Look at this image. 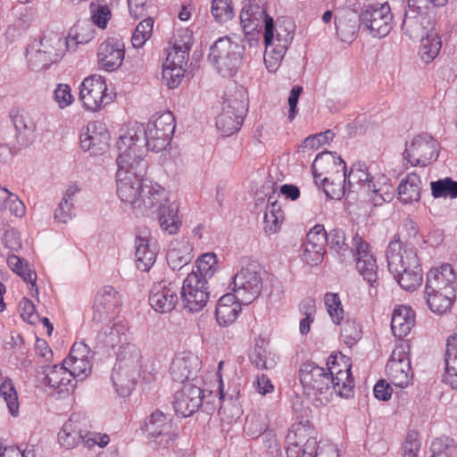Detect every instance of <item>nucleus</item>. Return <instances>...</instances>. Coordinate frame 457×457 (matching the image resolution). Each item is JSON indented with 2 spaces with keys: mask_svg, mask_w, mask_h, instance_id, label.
<instances>
[{
  "mask_svg": "<svg viewBox=\"0 0 457 457\" xmlns=\"http://www.w3.org/2000/svg\"><path fill=\"white\" fill-rule=\"evenodd\" d=\"M326 365L324 368L312 361H306L299 370L303 392L316 406L326 405L333 392L345 398L353 394L354 379L350 359L342 353L331 354Z\"/></svg>",
  "mask_w": 457,
  "mask_h": 457,
  "instance_id": "1",
  "label": "nucleus"
},
{
  "mask_svg": "<svg viewBox=\"0 0 457 457\" xmlns=\"http://www.w3.org/2000/svg\"><path fill=\"white\" fill-rule=\"evenodd\" d=\"M240 22L246 36L253 38L264 26V63L269 71H276L283 60L294 34L292 26H274L273 19L267 14L264 0H249L240 12Z\"/></svg>",
  "mask_w": 457,
  "mask_h": 457,
  "instance_id": "2",
  "label": "nucleus"
},
{
  "mask_svg": "<svg viewBox=\"0 0 457 457\" xmlns=\"http://www.w3.org/2000/svg\"><path fill=\"white\" fill-rule=\"evenodd\" d=\"M145 170L116 177V194L123 206L136 216L152 217L168 203L169 192L159 183L144 179Z\"/></svg>",
  "mask_w": 457,
  "mask_h": 457,
  "instance_id": "3",
  "label": "nucleus"
},
{
  "mask_svg": "<svg viewBox=\"0 0 457 457\" xmlns=\"http://www.w3.org/2000/svg\"><path fill=\"white\" fill-rule=\"evenodd\" d=\"M118 156L116 176L131 171L146 170L145 160L148 151L144 138V125L138 122L129 123L119 130L116 141Z\"/></svg>",
  "mask_w": 457,
  "mask_h": 457,
  "instance_id": "4",
  "label": "nucleus"
},
{
  "mask_svg": "<svg viewBox=\"0 0 457 457\" xmlns=\"http://www.w3.org/2000/svg\"><path fill=\"white\" fill-rule=\"evenodd\" d=\"M315 184L321 187L327 197L342 199L348 190L346 165L336 153L319 154L312 165Z\"/></svg>",
  "mask_w": 457,
  "mask_h": 457,
  "instance_id": "5",
  "label": "nucleus"
},
{
  "mask_svg": "<svg viewBox=\"0 0 457 457\" xmlns=\"http://www.w3.org/2000/svg\"><path fill=\"white\" fill-rule=\"evenodd\" d=\"M346 177L349 192H363L375 206L389 203L395 196L390 179L384 174L372 176L365 163L353 164Z\"/></svg>",
  "mask_w": 457,
  "mask_h": 457,
  "instance_id": "6",
  "label": "nucleus"
},
{
  "mask_svg": "<svg viewBox=\"0 0 457 457\" xmlns=\"http://www.w3.org/2000/svg\"><path fill=\"white\" fill-rule=\"evenodd\" d=\"M170 46L162 63V79L169 88L181 83L193 46V33L188 29H179L173 35Z\"/></svg>",
  "mask_w": 457,
  "mask_h": 457,
  "instance_id": "7",
  "label": "nucleus"
},
{
  "mask_svg": "<svg viewBox=\"0 0 457 457\" xmlns=\"http://www.w3.org/2000/svg\"><path fill=\"white\" fill-rule=\"evenodd\" d=\"M248 110L247 93L244 87L230 83L224 93L221 112L216 118V127L223 136L237 132Z\"/></svg>",
  "mask_w": 457,
  "mask_h": 457,
  "instance_id": "8",
  "label": "nucleus"
},
{
  "mask_svg": "<svg viewBox=\"0 0 457 457\" xmlns=\"http://www.w3.org/2000/svg\"><path fill=\"white\" fill-rule=\"evenodd\" d=\"M63 37L56 32L45 33L33 39L26 48L28 68L33 71H45L60 61L64 52Z\"/></svg>",
  "mask_w": 457,
  "mask_h": 457,
  "instance_id": "9",
  "label": "nucleus"
},
{
  "mask_svg": "<svg viewBox=\"0 0 457 457\" xmlns=\"http://www.w3.org/2000/svg\"><path fill=\"white\" fill-rule=\"evenodd\" d=\"M287 457H339V451L333 444L318 446L313 437H308L303 427L290 429L286 436Z\"/></svg>",
  "mask_w": 457,
  "mask_h": 457,
  "instance_id": "10",
  "label": "nucleus"
},
{
  "mask_svg": "<svg viewBox=\"0 0 457 457\" xmlns=\"http://www.w3.org/2000/svg\"><path fill=\"white\" fill-rule=\"evenodd\" d=\"M242 48L228 37H220L210 47L209 61L222 77L234 76L240 65Z\"/></svg>",
  "mask_w": 457,
  "mask_h": 457,
  "instance_id": "11",
  "label": "nucleus"
},
{
  "mask_svg": "<svg viewBox=\"0 0 457 457\" xmlns=\"http://www.w3.org/2000/svg\"><path fill=\"white\" fill-rule=\"evenodd\" d=\"M175 131V118L170 112L156 113L152 116L144 127V138L147 149L160 152L165 149L171 141Z\"/></svg>",
  "mask_w": 457,
  "mask_h": 457,
  "instance_id": "12",
  "label": "nucleus"
},
{
  "mask_svg": "<svg viewBox=\"0 0 457 457\" xmlns=\"http://www.w3.org/2000/svg\"><path fill=\"white\" fill-rule=\"evenodd\" d=\"M115 94L108 88L105 79L97 74L89 76L80 85L79 99L83 107L90 112H98L112 103Z\"/></svg>",
  "mask_w": 457,
  "mask_h": 457,
  "instance_id": "13",
  "label": "nucleus"
},
{
  "mask_svg": "<svg viewBox=\"0 0 457 457\" xmlns=\"http://www.w3.org/2000/svg\"><path fill=\"white\" fill-rule=\"evenodd\" d=\"M410 352L411 346L408 342L396 344L386 366L388 379L400 388L408 386L412 380Z\"/></svg>",
  "mask_w": 457,
  "mask_h": 457,
  "instance_id": "14",
  "label": "nucleus"
},
{
  "mask_svg": "<svg viewBox=\"0 0 457 457\" xmlns=\"http://www.w3.org/2000/svg\"><path fill=\"white\" fill-rule=\"evenodd\" d=\"M438 155L439 143L428 133L415 135L405 144L403 157L411 166H427Z\"/></svg>",
  "mask_w": 457,
  "mask_h": 457,
  "instance_id": "15",
  "label": "nucleus"
},
{
  "mask_svg": "<svg viewBox=\"0 0 457 457\" xmlns=\"http://www.w3.org/2000/svg\"><path fill=\"white\" fill-rule=\"evenodd\" d=\"M393 13L387 2L364 6L360 14L361 23L374 37H385L392 29Z\"/></svg>",
  "mask_w": 457,
  "mask_h": 457,
  "instance_id": "16",
  "label": "nucleus"
},
{
  "mask_svg": "<svg viewBox=\"0 0 457 457\" xmlns=\"http://www.w3.org/2000/svg\"><path fill=\"white\" fill-rule=\"evenodd\" d=\"M229 287L235 296L244 304L251 303L260 295L262 278L253 265L242 267L234 276Z\"/></svg>",
  "mask_w": 457,
  "mask_h": 457,
  "instance_id": "17",
  "label": "nucleus"
},
{
  "mask_svg": "<svg viewBox=\"0 0 457 457\" xmlns=\"http://www.w3.org/2000/svg\"><path fill=\"white\" fill-rule=\"evenodd\" d=\"M429 0H408L402 28L411 38L420 37L430 24Z\"/></svg>",
  "mask_w": 457,
  "mask_h": 457,
  "instance_id": "18",
  "label": "nucleus"
},
{
  "mask_svg": "<svg viewBox=\"0 0 457 457\" xmlns=\"http://www.w3.org/2000/svg\"><path fill=\"white\" fill-rule=\"evenodd\" d=\"M181 299L184 308L190 312L201 311L209 299L208 282L201 280L195 273H189L183 281Z\"/></svg>",
  "mask_w": 457,
  "mask_h": 457,
  "instance_id": "19",
  "label": "nucleus"
},
{
  "mask_svg": "<svg viewBox=\"0 0 457 457\" xmlns=\"http://www.w3.org/2000/svg\"><path fill=\"white\" fill-rule=\"evenodd\" d=\"M204 390L198 383H185L173 397V408L178 416L186 418L194 414L203 404Z\"/></svg>",
  "mask_w": 457,
  "mask_h": 457,
  "instance_id": "20",
  "label": "nucleus"
},
{
  "mask_svg": "<svg viewBox=\"0 0 457 457\" xmlns=\"http://www.w3.org/2000/svg\"><path fill=\"white\" fill-rule=\"evenodd\" d=\"M386 260L390 272H399L410 267L416 268L420 264L417 248L411 245H403L398 240L389 243Z\"/></svg>",
  "mask_w": 457,
  "mask_h": 457,
  "instance_id": "21",
  "label": "nucleus"
},
{
  "mask_svg": "<svg viewBox=\"0 0 457 457\" xmlns=\"http://www.w3.org/2000/svg\"><path fill=\"white\" fill-rule=\"evenodd\" d=\"M353 252L357 270L364 280L373 286L378 279V265L370 244L359 235H355L353 237Z\"/></svg>",
  "mask_w": 457,
  "mask_h": 457,
  "instance_id": "22",
  "label": "nucleus"
},
{
  "mask_svg": "<svg viewBox=\"0 0 457 457\" xmlns=\"http://www.w3.org/2000/svg\"><path fill=\"white\" fill-rule=\"evenodd\" d=\"M146 436L153 438L162 448L173 444L176 435L172 430L171 420L162 411H154L142 428Z\"/></svg>",
  "mask_w": 457,
  "mask_h": 457,
  "instance_id": "23",
  "label": "nucleus"
},
{
  "mask_svg": "<svg viewBox=\"0 0 457 457\" xmlns=\"http://www.w3.org/2000/svg\"><path fill=\"white\" fill-rule=\"evenodd\" d=\"M109 140L110 135L105 126L97 121L83 127L79 135L82 150L94 155L103 154L108 148Z\"/></svg>",
  "mask_w": 457,
  "mask_h": 457,
  "instance_id": "24",
  "label": "nucleus"
},
{
  "mask_svg": "<svg viewBox=\"0 0 457 457\" xmlns=\"http://www.w3.org/2000/svg\"><path fill=\"white\" fill-rule=\"evenodd\" d=\"M120 306L121 298L119 292L112 286H104L96 294L93 319L98 322L109 320L120 311Z\"/></svg>",
  "mask_w": 457,
  "mask_h": 457,
  "instance_id": "25",
  "label": "nucleus"
},
{
  "mask_svg": "<svg viewBox=\"0 0 457 457\" xmlns=\"http://www.w3.org/2000/svg\"><path fill=\"white\" fill-rule=\"evenodd\" d=\"M201 361L199 358L191 352H182L172 360L170 373L174 381L182 383H198L196 374L200 370Z\"/></svg>",
  "mask_w": 457,
  "mask_h": 457,
  "instance_id": "26",
  "label": "nucleus"
},
{
  "mask_svg": "<svg viewBox=\"0 0 457 457\" xmlns=\"http://www.w3.org/2000/svg\"><path fill=\"white\" fill-rule=\"evenodd\" d=\"M125 45L119 37H110L104 40L97 49L99 67L106 71L117 70L124 60Z\"/></svg>",
  "mask_w": 457,
  "mask_h": 457,
  "instance_id": "27",
  "label": "nucleus"
},
{
  "mask_svg": "<svg viewBox=\"0 0 457 457\" xmlns=\"http://www.w3.org/2000/svg\"><path fill=\"white\" fill-rule=\"evenodd\" d=\"M178 287L169 280L154 283L151 288L149 303L159 313H169L177 305Z\"/></svg>",
  "mask_w": 457,
  "mask_h": 457,
  "instance_id": "28",
  "label": "nucleus"
},
{
  "mask_svg": "<svg viewBox=\"0 0 457 457\" xmlns=\"http://www.w3.org/2000/svg\"><path fill=\"white\" fill-rule=\"evenodd\" d=\"M91 353L87 345L75 343L67 358L62 361L65 368L71 372L74 380H82L87 378L92 370Z\"/></svg>",
  "mask_w": 457,
  "mask_h": 457,
  "instance_id": "29",
  "label": "nucleus"
},
{
  "mask_svg": "<svg viewBox=\"0 0 457 457\" xmlns=\"http://www.w3.org/2000/svg\"><path fill=\"white\" fill-rule=\"evenodd\" d=\"M426 287L457 294V263H442L430 269L427 273Z\"/></svg>",
  "mask_w": 457,
  "mask_h": 457,
  "instance_id": "30",
  "label": "nucleus"
},
{
  "mask_svg": "<svg viewBox=\"0 0 457 457\" xmlns=\"http://www.w3.org/2000/svg\"><path fill=\"white\" fill-rule=\"evenodd\" d=\"M328 234L322 225H315L306 235L302 258L303 262L314 266L322 262Z\"/></svg>",
  "mask_w": 457,
  "mask_h": 457,
  "instance_id": "31",
  "label": "nucleus"
},
{
  "mask_svg": "<svg viewBox=\"0 0 457 457\" xmlns=\"http://www.w3.org/2000/svg\"><path fill=\"white\" fill-rule=\"evenodd\" d=\"M129 337L128 322L120 318H113L105 324L102 330L96 336V341L99 345L114 348L118 345H124Z\"/></svg>",
  "mask_w": 457,
  "mask_h": 457,
  "instance_id": "32",
  "label": "nucleus"
},
{
  "mask_svg": "<svg viewBox=\"0 0 457 457\" xmlns=\"http://www.w3.org/2000/svg\"><path fill=\"white\" fill-rule=\"evenodd\" d=\"M139 378H142L145 382L150 383L155 379V374L152 371L132 373L131 370H122L117 372L114 366L111 376L112 385L117 394L121 397H127L131 394Z\"/></svg>",
  "mask_w": 457,
  "mask_h": 457,
  "instance_id": "33",
  "label": "nucleus"
},
{
  "mask_svg": "<svg viewBox=\"0 0 457 457\" xmlns=\"http://www.w3.org/2000/svg\"><path fill=\"white\" fill-rule=\"evenodd\" d=\"M44 373L46 383L58 393H69L75 387L76 381L63 363L46 367Z\"/></svg>",
  "mask_w": 457,
  "mask_h": 457,
  "instance_id": "34",
  "label": "nucleus"
},
{
  "mask_svg": "<svg viewBox=\"0 0 457 457\" xmlns=\"http://www.w3.org/2000/svg\"><path fill=\"white\" fill-rule=\"evenodd\" d=\"M85 428L79 420L78 415H72L64 422L58 433V443L61 447L70 450L83 444V436Z\"/></svg>",
  "mask_w": 457,
  "mask_h": 457,
  "instance_id": "35",
  "label": "nucleus"
},
{
  "mask_svg": "<svg viewBox=\"0 0 457 457\" xmlns=\"http://www.w3.org/2000/svg\"><path fill=\"white\" fill-rule=\"evenodd\" d=\"M157 252L154 244L148 236L138 235L135 238V258L137 270L146 272L156 260Z\"/></svg>",
  "mask_w": 457,
  "mask_h": 457,
  "instance_id": "36",
  "label": "nucleus"
},
{
  "mask_svg": "<svg viewBox=\"0 0 457 457\" xmlns=\"http://www.w3.org/2000/svg\"><path fill=\"white\" fill-rule=\"evenodd\" d=\"M241 303L237 296L232 294L222 295L216 306V320L221 327H228L236 321L241 312Z\"/></svg>",
  "mask_w": 457,
  "mask_h": 457,
  "instance_id": "37",
  "label": "nucleus"
},
{
  "mask_svg": "<svg viewBox=\"0 0 457 457\" xmlns=\"http://www.w3.org/2000/svg\"><path fill=\"white\" fill-rule=\"evenodd\" d=\"M141 358L140 350L135 345L129 343L121 345L117 353V359L114 364L116 371L131 370L132 373H142Z\"/></svg>",
  "mask_w": 457,
  "mask_h": 457,
  "instance_id": "38",
  "label": "nucleus"
},
{
  "mask_svg": "<svg viewBox=\"0 0 457 457\" xmlns=\"http://www.w3.org/2000/svg\"><path fill=\"white\" fill-rule=\"evenodd\" d=\"M415 324V313L406 305L395 307L392 313L391 329L395 337H403L407 336Z\"/></svg>",
  "mask_w": 457,
  "mask_h": 457,
  "instance_id": "39",
  "label": "nucleus"
},
{
  "mask_svg": "<svg viewBox=\"0 0 457 457\" xmlns=\"http://www.w3.org/2000/svg\"><path fill=\"white\" fill-rule=\"evenodd\" d=\"M421 179L415 172L407 174L400 181L397 190L398 198L403 204L418 203L421 197Z\"/></svg>",
  "mask_w": 457,
  "mask_h": 457,
  "instance_id": "40",
  "label": "nucleus"
},
{
  "mask_svg": "<svg viewBox=\"0 0 457 457\" xmlns=\"http://www.w3.org/2000/svg\"><path fill=\"white\" fill-rule=\"evenodd\" d=\"M425 295L430 311L437 315L449 312L455 303L457 294L429 289L426 287Z\"/></svg>",
  "mask_w": 457,
  "mask_h": 457,
  "instance_id": "41",
  "label": "nucleus"
},
{
  "mask_svg": "<svg viewBox=\"0 0 457 457\" xmlns=\"http://www.w3.org/2000/svg\"><path fill=\"white\" fill-rule=\"evenodd\" d=\"M96 37L95 29L88 23H78L73 26L63 38L64 52H75L79 45H86Z\"/></svg>",
  "mask_w": 457,
  "mask_h": 457,
  "instance_id": "42",
  "label": "nucleus"
},
{
  "mask_svg": "<svg viewBox=\"0 0 457 457\" xmlns=\"http://www.w3.org/2000/svg\"><path fill=\"white\" fill-rule=\"evenodd\" d=\"M7 264L13 272L28 284L31 295H37V273L29 268L28 262L15 254H10L7 257Z\"/></svg>",
  "mask_w": 457,
  "mask_h": 457,
  "instance_id": "43",
  "label": "nucleus"
},
{
  "mask_svg": "<svg viewBox=\"0 0 457 457\" xmlns=\"http://www.w3.org/2000/svg\"><path fill=\"white\" fill-rule=\"evenodd\" d=\"M158 215L162 230L168 235H176L180 230L182 222L179 217V208L170 203V199L160 211Z\"/></svg>",
  "mask_w": 457,
  "mask_h": 457,
  "instance_id": "44",
  "label": "nucleus"
},
{
  "mask_svg": "<svg viewBox=\"0 0 457 457\" xmlns=\"http://www.w3.org/2000/svg\"><path fill=\"white\" fill-rule=\"evenodd\" d=\"M24 214L25 205L19 197L8 189L0 187V216L22 217Z\"/></svg>",
  "mask_w": 457,
  "mask_h": 457,
  "instance_id": "45",
  "label": "nucleus"
},
{
  "mask_svg": "<svg viewBox=\"0 0 457 457\" xmlns=\"http://www.w3.org/2000/svg\"><path fill=\"white\" fill-rule=\"evenodd\" d=\"M400 287L406 291H414L422 282V268L419 264L416 268H407L399 272H391Z\"/></svg>",
  "mask_w": 457,
  "mask_h": 457,
  "instance_id": "46",
  "label": "nucleus"
},
{
  "mask_svg": "<svg viewBox=\"0 0 457 457\" xmlns=\"http://www.w3.org/2000/svg\"><path fill=\"white\" fill-rule=\"evenodd\" d=\"M335 26L337 36L344 42L352 41L356 32V19L353 12L346 11L341 16H336Z\"/></svg>",
  "mask_w": 457,
  "mask_h": 457,
  "instance_id": "47",
  "label": "nucleus"
},
{
  "mask_svg": "<svg viewBox=\"0 0 457 457\" xmlns=\"http://www.w3.org/2000/svg\"><path fill=\"white\" fill-rule=\"evenodd\" d=\"M217 256L214 253L202 254L195 262V268L190 273H195L198 278L208 282L217 270Z\"/></svg>",
  "mask_w": 457,
  "mask_h": 457,
  "instance_id": "48",
  "label": "nucleus"
},
{
  "mask_svg": "<svg viewBox=\"0 0 457 457\" xmlns=\"http://www.w3.org/2000/svg\"><path fill=\"white\" fill-rule=\"evenodd\" d=\"M249 358L251 363L259 370H271L278 361L275 353L259 345L254 346Z\"/></svg>",
  "mask_w": 457,
  "mask_h": 457,
  "instance_id": "49",
  "label": "nucleus"
},
{
  "mask_svg": "<svg viewBox=\"0 0 457 457\" xmlns=\"http://www.w3.org/2000/svg\"><path fill=\"white\" fill-rule=\"evenodd\" d=\"M442 42L438 35L430 31L421 39L420 55L425 63L431 62L439 54Z\"/></svg>",
  "mask_w": 457,
  "mask_h": 457,
  "instance_id": "50",
  "label": "nucleus"
},
{
  "mask_svg": "<svg viewBox=\"0 0 457 457\" xmlns=\"http://www.w3.org/2000/svg\"><path fill=\"white\" fill-rule=\"evenodd\" d=\"M284 220V212L277 203H270L264 212V231L267 234H275L280 228Z\"/></svg>",
  "mask_w": 457,
  "mask_h": 457,
  "instance_id": "51",
  "label": "nucleus"
},
{
  "mask_svg": "<svg viewBox=\"0 0 457 457\" xmlns=\"http://www.w3.org/2000/svg\"><path fill=\"white\" fill-rule=\"evenodd\" d=\"M40 120H46L44 114H40L37 122H35L33 118L27 112H17L12 116V122L19 133H25L28 137L33 136L37 129H44Z\"/></svg>",
  "mask_w": 457,
  "mask_h": 457,
  "instance_id": "52",
  "label": "nucleus"
},
{
  "mask_svg": "<svg viewBox=\"0 0 457 457\" xmlns=\"http://www.w3.org/2000/svg\"><path fill=\"white\" fill-rule=\"evenodd\" d=\"M431 195L434 198H457V181L449 177L430 182Z\"/></svg>",
  "mask_w": 457,
  "mask_h": 457,
  "instance_id": "53",
  "label": "nucleus"
},
{
  "mask_svg": "<svg viewBox=\"0 0 457 457\" xmlns=\"http://www.w3.org/2000/svg\"><path fill=\"white\" fill-rule=\"evenodd\" d=\"M0 397L5 402L10 414L13 417H17L19 415L20 406L18 395L14 385L10 378H5L0 384Z\"/></svg>",
  "mask_w": 457,
  "mask_h": 457,
  "instance_id": "54",
  "label": "nucleus"
},
{
  "mask_svg": "<svg viewBox=\"0 0 457 457\" xmlns=\"http://www.w3.org/2000/svg\"><path fill=\"white\" fill-rule=\"evenodd\" d=\"M329 250L343 261L349 251V247L345 243V237L343 230L336 228L328 234V240L326 243Z\"/></svg>",
  "mask_w": 457,
  "mask_h": 457,
  "instance_id": "55",
  "label": "nucleus"
},
{
  "mask_svg": "<svg viewBox=\"0 0 457 457\" xmlns=\"http://www.w3.org/2000/svg\"><path fill=\"white\" fill-rule=\"evenodd\" d=\"M430 457H457V444L451 438H436L430 446Z\"/></svg>",
  "mask_w": 457,
  "mask_h": 457,
  "instance_id": "56",
  "label": "nucleus"
},
{
  "mask_svg": "<svg viewBox=\"0 0 457 457\" xmlns=\"http://www.w3.org/2000/svg\"><path fill=\"white\" fill-rule=\"evenodd\" d=\"M154 21L148 17L136 27L131 37V44L135 48H141L150 39L153 34Z\"/></svg>",
  "mask_w": 457,
  "mask_h": 457,
  "instance_id": "57",
  "label": "nucleus"
},
{
  "mask_svg": "<svg viewBox=\"0 0 457 457\" xmlns=\"http://www.w3.org/2000/svg\"><path fill=\"white\" fill-rule=\"evenodd\" d=\"M324 303L332 322L340 325L344 320L345 312L338 294L327 293L324 295Z\"/></svg>",
  "mask_w": 457,
  "mask_h": 457,
  "instance_id": "58",
  "label": "nucleus"
},
{
  "mask_svg": "<svg viewBox=\"0 0 457 457\" xmlns=\"http://www.w3.org/2000/svg\"><path fill=\"white\" fill-rule=\"evenodd\" d=\"M211 12L216 21L224 23L233 19L235 12L231 0H212Z\"/></svg>",
  "mask_w": 457,
  "mask_h": 457,
  "instance_id": "59",
  "label": "nucleus"
},
{
  "mask_svg": "<svg viewBox=\"0 0 457 457\" xmlns=\"http://www.w3.org/2000/svg\"><path fill=\"white\" fill-rule=\"evenodd\" d=\"M90 18L94 25L104 29L112 18V12L107 4L91 3Z\"/></svg>",
  "mask_w": 457,
  "mask_h": 457,
  "instance_id": "60",
  "label": "nucleus"
},
{
  "mask_svg": "<svg viewBox=\"0 0 457 457\" xmlns=\"http://www.w3.org/2000/svg\"><path fill=\"white\" fill-rule=\"evenodd\" d=\"M300 311L302 313L305 315V317L303 318L299 323V331L301 335L304 336L310 332L311 325L314 321V316L316 312L314 300L307 299L302 302L300 305Z\"/></svg>",
  "mask_w": 457,
  "mask_h": 457,
  "instance_id": "61",
  "label": "nucleus"
},
{
  "mask_svg": "<svg viewBox=\"0 0 457 457\" xmlns=\"http://www.w3.org/2000/svg\"><path fill=\"white\" fill-rule=\"evenodd\" d=\"M341 337L348 346L353 345L361 337V329L360 325L353 320H346L341 323Z\"/></svg>",
  "mask_w": 457,
  "mask_h": 457,
  "instance_id": "62",
  "label": "nucleus"
},
{
  "mask_svg": "<svg viewBox=\"0 0 457 457\" xmlns=\"http://www.w3.org/2000/svg\"><path fill=\"white\" fill-rule=\"evenodd\" d=\"M54 100L60 109H65L72 104L74 96L68 84H58L54 90Z\"/></svg>",
  "mask_w": 457,
  "mask_h": 457,
  "instance_id": "63",
  "label": "nucleus"
},
{
  "mask_svg": "<svg viewBox=\"0 0 457 457\" xmlns=\"http://www.w3.org/2000/svg\"><path fill=\"white\" fill-rule=\"evenodd\" d=\"M420 440L416 433H409L403 445L402 457H419L420 450Z\"/></svg>",
  "mask_w": 457,
  "mask_h": 457,
  "instance_id": "64",
  "label": "nucleus"
}]
</instances>
